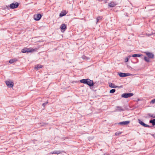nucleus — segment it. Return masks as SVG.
Masks as SVG:
<instances>
[{"label":"nucleus","instance_id":"nucleus-1","mask_svg":"<svg viewBox=\"0 0 155 155\" xmlns=\"http://www.w3.org/2000/svg\"><path fill=\"white\" fill-rule=\"evenodd\" d=\"M19 5V3L17 2L12 3L9 5L6 6L5 7V9L9 10L10 9H14L18 7Z\"/></svg>","mask_w":155,"mask_h":155},{"label":"nucleus","instance_id":"nucleus-2","mask_svg":"<svg viewBox=\"0 0 155 155\" xmlns=\"http://www.w3.org/2000/svg\"><path fill=\"white\" fill-rule=\"evenodd\" d=\"M38 49L37 48H24L21 50V52L23 53H31L35 52L37 51Z\"/></svg>","mask_w":155,"mask_h":155},{"label":"nucleus","instance_id":"nucleus-3","mask_svg":"<svg viewBox=\"0 0 155 155\" xmlns=\"http://www.w3.org/2000/svg\"><path fill=\"white\" fill-rule=\"evenodd\" d=\"M134 94L131 93H125L121 95V97L124 98H127L132 97Z\"/></svg>","mask_w":155,"mask_h":155},{"label":"nucleus","instance_id":"nucleus-4","mask_svg":"<svg viewBox=\"0 0 155 155\" xmlns=\"http://www.w3.org/2000/svg\"><path fill=\"white\" fill-rule=\"evenodd\" d=\"M43 15L40 13L35 14L34 15V19L36 21H38L41 19Z\"/></svg>","mask_w":155,"mask_h":155},{"label":"nucleus","instance_id":"nucleus-5","mask_svg":"<svg viewBox=\"0 0 155 155\" xmlns=\"http://www.w3.org/2000/svg\"><path fill=\"white\" fill-rule=\"evenodd\" d=\"M138 121L139 123L140 124L141 126H143L144 127H151L152 126H149L148 125L144 123L140 119H138Z\"/></svg>","mask_w":155,"mask_h":155},{"label":"nucleus","instance_id":"nucleus-6","mask_svg":"<svg viewBox=\"0 0 155 155\" xmlns=\"http://www.w3.org/2000/svg\"><path fill=\"white\" fill-rule=\"evenodd\" d=\"M118 75L120 77H125L130 76L131 74L129 73H124L121 72H119L118 73Z\"/></svg>","mask_w":155,"mask_h":155},{"label":"nucleus","instance_id":"nucleus-7","mask_svg":"<svg viewBox=\"0 0 155 155\" xmlns=\"http://www.w3.org/2000/svg\"><path fill=\"white\" fill-rule=\"evenodd\" d=\"M144 53L150 58L152 59L154 58V54L151 52L148 51H145L144 52Z\"/></svg>","mask_w":155,"mask_h":155},{"label":"nucleus","instance_id":"nucleus-8","mask_svg":"<svg viewBox=\"0 0 155 155\" xmlns=\"http://www.w3.org/2000/svg\"><path fill=\"white\" fill-rule=\"evenodd\" d=\"M6 85L8 87H12L14 85V83L12 81H6Z\"/></svg>","mask_w":155,"mask_h":155},{"label":"nucleus","instance_id":"nucleus-9","mask_svg":"<svg viewBox=\"0 0 155 155\" xmlns=\"http://www.w3.org/2000/svg\"><path fill=\"white\" fill-rule=\"evenodd\" d=\"M86 84L88 85L89 87H91L94 86V83L93 81L88 79Z\"/></svg>","mask_w":155,"mask_h":155},{"label":"nucleus","instance_id":"nucleus-10","mask_svg":"<svg viewBox=\"0 0 155 155\" xmlns=\"http://www.w3.org/2000/svg\"><path fill=\"white\" fill-rule=\"evenodd\" d=\"M67 25L65 24H62L60 27V28L62 32L65 31L67 29Z\"/></svg>","mask_w":155,"mask_h":155},{"label":"nucleus","instance_id":"nucleus-11","mask_svg":"<svg viewBox=\"0 0 155 155\" xmlns=\"http://www.w3.org/2000/svg\"><path fill=\"white\" fill-rule=\"evenodd\" d=\"M130 121H123L122 122H120L118 123L117 124H118L121 125H127L128 124H129L130 123Z\"/></svg>","mask_w":155,"mask_h":155},{"label":"nucleus","instance_id":"nucleus-12","mask_svg":"<svg viewBox=\"0 0 155 155\" xmlns=\"http://www.w3.org/2000/svg\"><path fill=\"white\" fill-rule=\"evenodd\" d=\"M109 86L111 88H117V86L115 85L114 84L112 83L109 82L108 83Z\"/></svg>","mask_w":155,"mask_h":155},{"label":"nucleus","instance_id":"nucleus-13","mask_svg":"<svg viewBox=\"0 0 155 155\" xmlns=\"http://www.w3.org/2000/svg\"><path fill=\"white\" fill-rule=\"evenodd\" d=\"M63 152V151H61L60 150H55L52 152H51V154H60L61 152Z\"/></svg>","mask_w":155,"mask_h":155},{"label":"nucleus","instance_id":"nucleus-14","mask_svg":"<svg viewBox=\"0 0 155 155\" xmlns=\"http://www.w3.org/2000/svg\"><path fill=\"white\" fill-rule=\"evenodd\" d=\"M67 14V12L65 11H62L59 14V16L60 17H63L65 15Z\"/></svg>","mask_w":155,"mask_h":155},{"label":"nucleus","instance_id":"nucleus-15","mask_svg":"<svg viewBox=\"0 0 155 155\" xmlns=\"http://www.w3.org/2000/svg\"><path fill=\"white\" fill-rule=\"evenodd\" d=\"M117 108V110L119 111H124V109L122 108L121 107L117 106L116 107Z\"/></svg>","mask_w":155,"mask_h":155},{"label":"nucleus","instance_id":"nucleus-16","mask_svg":"<svg viewBox=\"0 0 155 155\" xmlns=\"http://www.w3.org/2000/svg\"><path fill=\"white\" fill-rule=\"evenodd\" d=\"M42 66L40 64H37L36 66H35V70H38L39 69L41 68H42Z\"/></svg>","mask_w":155,"mask_h":155},{"label":"nucleus","instance_id":"nucleus-17","mask_svg":"<svg viewBox=\"0 0 155 155\" xmlns=\"http://www.w3.org/2000/svg\"><path fill=\"white\" fill-rule=\"evenodd\" d=\"M116 4L114 2H111L108 4V6L110 7H114L115 6Z\"/></svg>","mask_w":155,"mask_h":155},{"label":"nucleus","instance_id":"nucleus-18","mask_svg":"<svg viewBox=\"0 0 155 155\" xmlns=\"http://www.w3.org/2000/svg\"><path fill=\"white\" fill-rule=\"evenodd\" d=\"M142 55V54H134L132 55L133 57H140Z\"/></svg>","mask_w":155,"mask_h":155},{"label":"nucleus","instance_id":"nucleus-19","mask_svg":"<svg viewBox=\"0 0 155 155\" xmlns=\"http://www.w3.org/2000/svg\"><path fill=\"white\" fill-rule=\"evenodd\" d=\"M149 123L152 124L153 126H155V119L151 120L149 121Z\"/></svg>","mask_w":155,"mask_h":155},{"label":"nucleus","instance_id":"nucleus-20","mask_svg":"<svg viewBox=\"0 0 155 155\" xmlns=\"http://www.w3.org/2000/svg\"><path fill=\"white\" fill-rule=\"evenodd\" d=\"M17 61V60L14 58L11 59L9 60V62L10 64H12L14 63L16 61Z\"/></svg>","mask_w":155,"mask_h":155},{"label":"nucleus","instance_id":"nucleus-21","mask_svg":"<svg viewBox=\"0 0 155 155\" xmlns=\"http://www.w3.org/2000/svg\"><path fill=\"white\" fill-rule=\"evenodd\" d=\"M87 79H82L80 80V82L81 83L86 84Z\"/></svg>","mask_w":155,"mask_h":155},{"label":"nucleus","instance_id":"nucleus-22","mask_svg":"<svg viewBox=\"0 0 155 155\" xmlns=\"http://www.w3.org/2000/svg\"><path fill=\"white\" fill-rule=\"evenodd\" d=\"M144 60L147 62H149L150 61V58L147 56H145L144 58Z\"/></svg>","mask_w":155,"mask_h":155},{"label":"nucleus","instance_id":"nucleus-23","mask_svg":"<svg viewBox=\"0 0 155 155\" xmlns=\"http://www.w3.org/2000/svg\"><path fill=\"white\" fill-rule=\"evenodd\" d=\"M82 58L83 59L85 60L86 61L90 60V58H89L87 57L84 55L82 56Z\"/></svg>","mask_w":155,"mask_h":155},{"label":"nucleus","instance_id":"nucleus-24","mask_svg":"<svg viewBox=\"0 0 155 155\" xmlns=\"http://www.w3.org/2000/svg\"><path fill=\"white\" fill-rule=\"evenodd\" d=\"M102 18V17L101 16H99L97 17V18H96V21H97V23Z\"/></svg>","mask_w":155,"mask_h":155},{"label":"nucleus","instance_id":"nucleus-25","mask_svg":"<svg viewBox=\"0 0 155 155\" xmlns=\"http://www.w3.org/2000/svg\"><path fill=\"white\" fill-rule=\"evenodd\" d=\"M148 115L151 117H153V118H155V115L154 114H148Z\"/></svg>","mask_w":155,"mask_h":155},{"label":"nucleus","instance_id":"nucleus-26","mask_svg":"<svg viewBox=\"0 0 155 155\" xmlns=\"http://www.w3.org/2000/svg\"><path fill=\"white\" fill-rule=\"evenodd\" d=\"M150 104H153L155 103V99L152 100L150 102Z\"/></svg>","mask_w":155,"mask_h":155},{"label":"nucleus","instance_id":"nucleus-27","mask_svg":"<svg viewBox=\"0 0 155 155\" xmlns=\"http://www.w3.org/2000/svg\"><path fill=\"white\" fill-rule=\"evenodd\" d=\"M116 91V90L115 89H112L110 90V93H113L115 92Z\"/></svg>","mask_w":155,"mask_h":155},{"label":"nucleus","instance_id":"nucleus-28","mask_svg":"<svg viewBox=\"0 0 155 155\" xmlns=\"http://www.w3.org/2000/svg\"><path fill=\"white\" fill-rule=\"evenodd\" d=\"M121 133V132H117L115 133V135L118 136Z\"/></svg>","mask_w":155,"mask_h":155},{"label":"nucleus","instance_id":"nucleus-29","mask_svg":"<svg viewBox=\"0 0 155 155\" xmlns=\"http://www.w3.org/2000/svg\"><path fill=\"white\" fill-rule=\"evenodd\" d=\"M48 103V102L46 101V102L43 103L42 104V106L44 107L45 106V105H46V104H47Z\"/></svg>","mask_w":155,"mask_h":155},{"label":"nucleus","instance_id":"nucleus-30","mask_svg":"<svg viewBox=\"0 0 155 155\" xmlns=\"http://www.w3.org/2000/svg\"><path fill=\"white\" fill-rule=\"evenodd\" d=\"M129 59L127 57H126L125 59V62H127L128 61Z\"/></svg>","mask_w":155,"mask_h":155},{"label":"nucleus","instance_id":"nucleus-31","mask_svg":"<svg viewBox=\"0 0 155 155\" xmlns=\"http://www.w3.org/2000/svg\"><path fill=\"white\" fill-rule=\"evenodd\" d=\"M151 136L154 137L155 139V133L154 134H150Z\"/></svg>","mask_w":155,"mask_h":155},{"label":"nucleus","instance_id":"nucleus-32","mask_svg":"<svg viewBox=\"0 0 155 155\" xmlns=\"http://www.w3.org/2000/svg\"><path fill=\"white\" fill-rule=\"evenodd\" d=\"M117 87L120 88L122 87V86H117Z\"/></svg>","mask_w":155,"mask_h":155},{"label":"nucleus","instance_id":"nucleus-33","mask_svg":"<svg viewBox=\"0 0 155 155\" xmlns=\"http://www.w3.org/2000/svg\"><path fill=\"white\" fill-rule=\"evenodd\" d=\"M132 57V55H130L127 56V57L129 59L130 57Z\"/></svg>","mask_w":155,"mask_h":155},{"label":"nucleus","instance_id":"nucleus-34","mask_svg":"<svg viewBox=\"0 0 155 155\" xmlns=\"http://www.w3.org/2000/svg\"><path fill=\"white\" fill-rule=\"evenodd\" d=\"M155 33H153L152 32V33L151 34H148V36H150V35H152L154 34Z\"/></svg>","mask_w":155,"mask_h":155},{"label":"nucleus","instance_id":"nucleus-35","mask_svg":"<svg viewBox=\"0 0 155 155\" xmlns=\"http://www.w3.org/2000/svg\"><path fill=\"white\" fill-rule=\"evenodd\" d=\"M104 155H107L106 153H104Z\"/></svg>","mask_w":155,"mask_h":155},{"label":"nucleus","instance_id":"nucleus-36","mask_svg":"<svg viewBox=\"0 0 155 155\" xmlns=\"http://www.w3.org/2000/svg\"><path fill=\"white\" fill-rule=\"evenodd\" d=\"M140 101V100L139 99H138V101Z\"/></svg>","mask_w":155,"mask_h":155},{"label":"nucleus","instance_id":"nucleus-37","mask_svg":"<svg viewBox=\"0 0 155 155\" xmlns=\"http://www.w3.org/2000/svg\"><path fill=\"white\" fill-rule=\"evenodd\" d=\"M154 127L155 128V127Z\"/></svg>","mask_w":155,"mask_h":155}]
</instances>
